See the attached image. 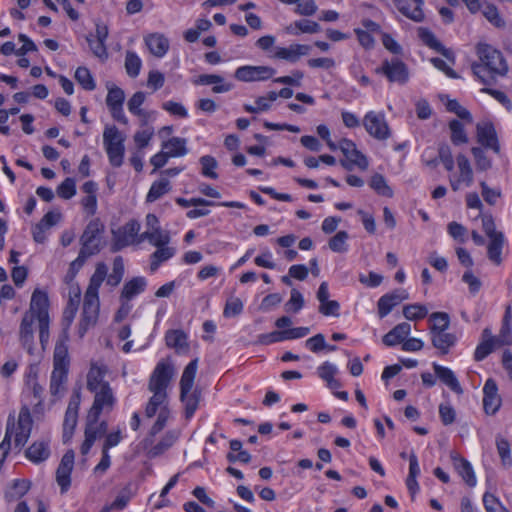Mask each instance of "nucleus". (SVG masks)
Instances as JSON below:
<instances>
[{
  "label": "nucleus",
  "mask_w": 512,
  "mask_h": 512,
  "mask_svg": "<svg viewBox=\"0 0 512 512\" xmlns=\"http://www.w3.org/2000/svg\"><path fill=\"white\" fill-rule=\"evenodd\" d=\"M175 248L165 246H157V250L150 256V270L155 272L160 265L175 255Z\"/></svg>",
  "instance_id": "41"
},
{
  "label": "nucleus",
  "mask_w": 512,
  "mask_h": 512,
  "mask_svg": "<svg viewBox=\"0 0 512 512\" xmlns=\"http://www.w3.org/2000/svg\"><path fill=\"white\" fill-rule=\"evenodd\" d=\"M394 4L407 18L415 22H422L424 20V13L422 10L423 4L415 3L416 6L413 9H411L408 0H394Z\"/></svg>",
  "instance_id": "39"
},
{
  "label": "nucleus",
  "mask_w": 512,
  "mask_h": 512,
  "mask_svg": "<svg viewBox=\"0 0 512 512\" xmlns=\"http://www.w3.org/2000/svg\"><path fill=\"white\" fill-rule=\"evenodd\" d=\"M503 244V235H498L494 238H490V242L488 245V258L496 265H500L502 262L501 253Z\"/></svg>",
  "instance_id": "46"
},
{
  "label": "nucleus",
  "mask_w": 512,
  "mask_h": 512,
  "mask_svg": "<svg viewBox=\"0 0 512 512\" xmlns=\"http://www.w3.org/2000/svg\"><path fill=\"white\" fill-rule=\"evenodd\" d=\"M152 438L146 437L140 443L146 456L150 459L157 458L169 450L178 440L179 432L176 430L167 431L156 444H153Z\"/></svg>",
  "instance_id": "9"
},
{
  "label": "nucleus",
  "mask_w": 512,
  "mask_h": 512,
  "mask_svg": "<svg viewBox=\"0 0 512 512\" xmlns=\"http://www.w3.org/2000/svg\"><path fill=\"white\" fill-rule=\"evenodd\" d=\"M483 503L487 512H509L493 494L488 492L483 496Z\"/></svg>",
  "instance_id": "64"
},
{
  "label": "nucleus",
  "mask_w": 512,
  "mask_h": 512,
  "mask_svg": "<svg viewBox=\"0 0 512 512\" xmlns=\"http://www.w3.org/2000/svg\"><path fill=\"white\" fill-rule=\"evenodd\" d=\"M198 369V359H193L184 368L180 379V400L185 406V416L191 418L198 408L201 398V391L193 389L194 379Z\"/></svg>",
  "instance_id": "4"
},
{
  "label": "nucleus",
  "mask_w": 512,
  "mask_h": 512,
  "mask_svg": "<svg viewBox=\"0 0 512 512\" xmlns=\"http://www.w3.org/2000/svg\"><path fill=\"white\" fill-rule=\"evenodd\" d=\"M197 85H212V91L214 93H225L232 90L233 85L230 83H224V78L216 74H202L195 81Z\"/></svg>",
  "instance_id": "31"
},
{
  "label": "nucleus",
  "mask_w": 512,
  "mask_h": 512,
  "mask_svg": "<svg viewBox=\"0 0 512 512\" xmlns=\"http://www.w3.org/2000/svg\"><path fill=\"white\" fill-rule=\"evenodd\" d=\"M449 128L451 130V141L453 144L460 145L468 142L464 126L460 121L452 120L449 123Z\"/></svg>",
  "instance_id": "49"
},
{
  "label": "nucleus",
  "mask_w": 512,
  "mask_h": 512,
  "mask_svg": "<svg viewBox=\"0 0 512 512\" xmlns=\"http://www.w3.org/2000/svg\"><path fill=\"white\" fill-rule=\"evenodd\" d=\"M105 227L99 219L91 220L85 227L80 237L81 258L91 257L100 252L104 246L103 233Z\"/></svg>",
  "instance_id": "5"
},
{
  "label": "nucleus",
  "mask_w": 512,
  "mask_h": 512,
  "mask_svg": "<svg viewBox=\"0 0 512 512\" xmlns=\"http://www.w3.org/2000/svg\"><path fill=\"white\" fill-rule=\"evenodd\" d=\"M107 270L104 263H98L94 274L90 278L84 296L82 319L78 329L80 337H83L88 328L94 326L98 320L100 307L98 291L107 276Z\"/></svg>",
  "instance_id": "3"
},
{
  "label": "nucleus",
  "mask_w": 512,
  "mask_h": 512,
  "mask_svg": "<svg viewBox=\"0 0 512 512\" xmlns=\"http://www.w3.org/2000/svg\"><path fill=\"white\" fill-rule=\"evenodd\" d=\"M347 239L348 233L339 231L329 240L328 246L333 252L344 253L347 251Z\"/></svg>",
  "instance_id": "57"
},
{
  "label": "nucleus",
  "mask_w": 512,
  "mask_h": 512,
  "mask_svg": "<svg viewBox=\"0 0 512 512\" xmlns=\"http://www.w3.org/2000/svg\"><path fill=\"white\" fill-rule=\"evenodd\" d=\"M408 298L409 294L404 289H396L392 293L383 295L378 300V314L380 318L387 316L396 305Z\"/></svg>",
  "instance_id": "19"
},
{
  "label": "nucleus",
  "mask_w": 512,
  "mask_h": 512,
  "mask_svg": "<svg viewBox=\"0 0 512 512\" xmlns=\"http://www.w3.org/2000/svg\"><path fill=\"white\" fill-rule=\"evenodd\" d=\"M165 343L177 352L188 349L187 335L183 330H168L165 334Z\"/></svg>",
  "instance_id": "37"
},
{
  "label": "nucleus",
  "mask_w": 512,
  "mask_h": 512,
  "mask_svg": "<svg viewBox=\"0 0 512 512\" xmlns=\"http://www.w3.org/2000/svg\"><path fill=\"white\" fill-rule=\"evenodd\" d=\"M57 194L65 200L71 199L76 194V183L73 178H66L58 187Z\"/></svg>",
  "instance_id": "61"
},
{
  "label": "nucleus",
  "mask_w": 512,
  "mask_h": 512,
  "mask_svg": "<svg viewBox=\"0 0 512 512\" xmlns=\"http://www.w3.org/2000/svg\"><path fill=\"white\" fill-rule=\"evenodd\" d=\"M48 308V295L39 289H35L31 296L29 310L24 314H32L37 321L46 320L49 319Z\"/></svg>",
  "instance_id": "17"
},
{
  "label": "nucleus",
  "mask_w": 512,
  "mask_h": 512,
  "mask_svg": "<svg viewBox=\"0 0 512 512\" xmlns=\"http://www.w3.org/2000/svg\"><path fill=\"white\" fill-rule=\"evenodd\" d=\"M173 375L174 368L167 360H161L157 363L148 383V390L153 395L150 397L145 408L146 417L152 418L158 409L166 408L167 387Z\"/></svg>",
  "instance_id": "2"
},
{
  "label": "nucleus",
  "mask_w": 512,
  "mask_h": 512,
  "mask_svg": "<svg viewBox=\"0 0 512 512\" xmlns=\"http://www.w3.org/2000/svg\"><path fill=\"white\" fill-rule=\"evenodd\" d=\"M125 138L116 126H106L103 132V144L109 158V162L114 167H120L124 158Z\"/></svg>",
  "instance_id": "6"
},
{
  "label": "nucleus",
  "mask_w": 512,
  "mask_h": 512,
  "mask_svg": "<svg viewBox=\"0 0 512 512\" xmlns=\"http://www.w3.org/2000/svg\"><path fill=\"white\" fill-rule=\"evenodd\" d=\"M144 101H145L144 92L138 91L133 94V96L129 99V101L127 103L129 112L132 113L133 115L140 117L142 125L147 124L148 118L150 116L148 112H145L144 110H142L140 108V106L144 103Z\"/></svg>",
  "instance_id": "40"
},
{
  "label": "nucleus",
  "mask_w": 512,
  "mask_h": 512,
  "mask_svg": "<svg viewBox=\"0 0 512 512\" xmlns=\"http://www.w3.org/2000/svg\"><path fill=\"white\" fill-rule=\"evenodd\" d=\"M97 421L90 418V413L87 415V423L85 428V440L81 445L80 451L82 455L88 454L95 440L101 437L99 429L97 428Z\"/></svg>",
  "instance_id": "35"
},
{
  "label": "nucleus",
  "mask_w": 512,
  "mask_h": 512,
  "mask_svg": "<svg viewBox=\"0 0 512 512\" xmlns=\"http://www.w3.org/2000/svg\"><path fill=\"white\" fill-rule=\"evenodd\" d=\"M304 306V298L297 289L291 290L290 299L285 304V310L287 312H299Z\"/></svg>",
  "instance_id": "62"
},
{
  "label": "nucleus",
  "mask_w": 512,
  "mask_h": 512,
  "mask_svg": "<svg viewBox=\"0 0 512 512\" xmlns=\"http://www.w3.org/2000/svg\"><path fill=\"white\" fill-rule=\"evenodd\" d=\"M375 73L384 75L389 82L404 85L409 80V70L407 65L398 58L384 60L380 67L375 69Z\"/></svg>",
  "instance_id": "8"
},
{
  "label": "nucleus",
  "mask_w": 512,
  "mask_h": 512,
  "mask_svg": "<svg viewBox=\"0 0 512 512\" xmlns=\"http://www.w3.org/2000/svg\"><path fill=\"white\" fill-rule=\"evenodd\" d=\"M363 125L368 134L378 140H386L390 137V129L385 116L381 112H368L363 119Z\"/></svg>",
  "instance_id": "12"
},
{
  "label": "nucleus",
  "mask_w": 512,
  "mask_h": 512,
  "mask_svg": "<svg viewBox=\"0 0 512 512\" xmlns=\"http://www.w3.org/2000/svg\"><path fill=\"white\" fill-rule=\"evenodd\" d=\"M33 420L28 407L23 406L18 415V421L14 426V444L21 449L28 441L32 431Z\"/></svg>",
  "instance_id": "14"
},
{
  "label": "nucleus",
  "mask_w": 512,
  "mask_h": 512,
  "mask_svg": "<svg viewBox=\"0 0 512 512\" xmlns=\"http://www.w3.org/2000/svg\"><path fill=\"white\" fill-rule=\"evenodd\" d=\"M433 369L436 377L445 384L448 388H450L454 393L461 395L463 394V389L456 378L454 372L448 368L441 366L437 363H433Z\"/></svg>",
  "instance_id": "25"
},
{
  "label": "nucleus",
  "mask_w": 512,
  "mask_h": 512,
  "mask_svg": "<svg viewBox=\"0 0 512 512\" xmlns=\"http://www.w3.org/2000/svg\"><path fill=\"white\" fill-rule=\"evenodd\" d=\"M90 392L94 394V401L88 413L91 419L98 420L102 412L112 411L116 398L109 384Z\"/></svg>",
  "instance_id": "7"
},
{
  "label": "nucleus",
  "mask_w": 512,
  "mask_h": 512,
  "mask_svg": "<svg viewBox=\"0 0 512 512\" xmlns=\"http://www.w3.org/2000/svg\"><path fill=\"white\" fill-rule=\"evenodd\" d=\"M477 138L481 145L492 149L496 153H499L500 146L495 128L491 123L477 125Z\"/></svg>",
  "instance_id": "21"
},
{
  "label": "nucleus",
  "mask_w": 512,
  "mask_h": 512,
  "mask_svg": "<svg viewBox=\"0 0 512 512\" xmlns=\"http://www.w3.org/2000/svg\"><path fill=\"white\" fill-rule=\"evenodd\" d=\"M483 408L486 414L494 415L501 406V397L495 380L489 378L483 387Z\"/></svg>",
  "instance_id": "18"
},
{
  "label": "nucleus",
  "mask_w": 512,
  "mask_h": 512,
  "mask_svg": "<svg viewBox=\"0 0 512 512\" xmlns=\"http://www.w3.org/2000/svg\"><path fill=\"white\" fill-rule=\"evenodd\" d=\"M147 282L144 277H134L128 282H126L122 288V292L120 295L121 301H130L135 296L142 293L146 288Z\"/></svg>",
  "instance_id": "32"
},
{
  "label": "nucleus",
  "mask_w": 512,
  "mask_h": 512,
  "mask_svg": "<svg viewBox=\"0 0 512 512\" xmlns=\"http://www.w3.org/2000/svg\"><path fill=\"white\" fill-rule=\"evenodd\" d=\"M170 157L184 156L187 153L186 140L184 138L172 137L163 144Z\"/></svg>",
  "instance_id": "43"
},
{
  "label": "nucleus",
  "mask_w": 512,
  "mask_h": 512,
  "mask_svg": "<svg viewBox=\"0 0 512 512\" xmlns=\"http://www.w3.org/2000/svg\"><path fill=\"white\" fill-rule=\"evenodd\" d=\"M36 319L33 318L32 314H24L20 328H19V339L20 342L29 354L33 352L34 344V331L33 324Z\"/></svg>",
  "instance_id": "22"
},
{
  "label": "nucleus",
  "mask_w": 512,
  "mask_h": 512,
  "mask_svg": "<svg viewBox=\"0 0 512 512\" xmlns=\"http://www.w3.org/2000/svg\"><path fill=\"white\" fill-rule=\"evenodd\" d=\"M318 376L327 383L328 388L337 389L341 387L340 381L335 379V375L338 373L336 365L330 362H324L317 369Z\"/></svg>",
  "instance_id": "38"
},
{
  "label": "nucleus",
  "mask_w": 512,
  "mask_h": 512,
  "mask_svg": "<svg viewBox=\"0 0 512 512\" xmlns=\"http://www.w3.org/2000/svg\"><path fill=\"white\" fill-rule=\"evenodd\" d=\"M429 320L431 322L429 333L446 331L450 325V317L445 312H434L430 315Z\"/></svg>",
  "instance_id": "44"
},
{
  "label": "nucleus",
  "mask_w": 512,
  "mask_h": 512,
  "mask_svg": "<svg viewBox=\"0 0 512 512\" xmlns=\"http://www.w3.org/2000/svg\"><path fill=\"white\" fill-rule=\"evenodd\" d=\"M200 164L202 166V175L211 179H217L218 174L215 169L218 166L216 159L210 155H205L200 158Z\"/></svg>",
  "instance_id": "56"
},
{
  "label": "nucleus",
  "mask_w": 512,
  "mask_h": 512,
  "mask_svg": "<svg viewBox=\"0 0 512 512\" xmlns=\"http://www.w3.org/2000/svg\"><path fill=\"white\" fill-rule=\"evenodd\" d=\"M75 79L87 91H92L96 87L95 81L86 67H78L76 69Z\"/></svg>",
  "instance_id": "51"
},
{
  "label": "nucleus",
  "mask_w": 512,
  "mask_h": 512,
  "mask_svg": "<svg viewBox=\"0 0 512 512\" xmlns=\"http://www.w3.org/2000/svg\"><path fill=\"white\" fill-rule=\"evenodd\" d=\"M456 161L459 170V176L457 178H449L450 186L453 191H458L460 189L461 184L463 183L467 187L471 186L474 180L473 170L469 159L465 155L459 154L456 157Z\"/></svg>",
  "instance_id": "15"
},
{
  "label": "nucleus",
  "mask_w": 512,
  "mask_h": 512,
  "mask_svg": "<svg viewBox=\"0 0 512 512\" xmlns=\"http://www.w3.org/2000/svg\"><path fill=\"white\" fill-rule=\"evenodd\" d=\"M74 451L68 450L62 457L56 470V481L61 488V492H66L71 485V472L74 466Z\"/></svg>",
  "instance_id": "16"
},
{
  "label": "nucleus",
  "mask_w": 512,
  "mask_h": 512,
  "mask_svg": "<svg viewBox=\"0 0 512 512\" xmlns=\"http://www.w3.org/2000/svg\"><path fill=\"white\" fill-rule=\"evenodd\" d=\"M26 457L33 463H40L50 456L49 445L45 441H36L25 452Z\"/></svg>",
  "instance_id": "36"
},
{
  "label": "nucleus",
  "mask_w": 512,
  "mask_h": 512,
  "mask_svg": "<svg viewBox=\"0 0 512 512\" xmlns=\"http://www.w3.org/2000/svg\"><path fill=\"white\" fill-rule=\"evenodd\" d=\"M338 147L346 158V160H342L340 162L346 170L351 171L354 166H357L362 170L367 169V158L357 149L356 144L352 140L342 139L339 142Z\"/></svg>",
  "instance_id": "10"
},
{
  "label": "nucleus",
  "mask_w": 512,
  "mask_h": 512,
  "mask_svg": "<svg viewBox=\"0 0 512 512\" xmlns=\"http://www.w3.org/2000/svg\"><path fill=\"white\" fill-rule=\"evenodd\" d=\"M139 230L140 224L136 220H130L118 229L112 230V252H118L132 244Z\"/></svg>",
  "instance_id": "11"
},
{
  "label": "nucleus",
  "mask_w": 512,
  "mask_h": 512,
  "mask_svg": "<svg viewBox=\"0 0 512 512\" xmlns=\"http://www.w3.org/2000/svg\"><path fill=\"white\" fill-rule=\"evenodd\" d=\"M476 54L479 62H473V74L487 86L495 84L497 77H504L509 66L501 51L486 43H478Z\"/></svg>",
  "instance_id": "1"
},
{
  "label": "nucleus",
  "mask_w": 512,
  "mask_h": 512,
  "mask_svg": "<svg viewBox=\"0 0 512 512\" xmlns=\"http://www.w3.org/2000/svg\"><path fill=\"white\" fill-rule=\"evenodd\" d=\"M287 31L291 34L297 35L299 33H309L314 34L321 31L320 25L312 20L302 19L295 21L289 27H287Z\"/></svg>",
  "instance_id": "42"
},
{
  "label": "nucleus",
  "mask_w": 512,
  "mask_h": 512,
  "mask_svg": "<svg viewBox=\"0 0 512 512\" xmlns=\"http://www.w3.org/2000/svg\"><path fill=\"white\" fill-rule=\"evenodd\" d=\"M68 335L67 331H64L63 336L57 341L53 355V370H64L68 371L69 366V355H68Z\"/></svg>",
  "instance_id": "23"
},
{
  "label": "nucleus",
  "mask_w": 512,
  "mask_h": 512,
  "mask_svg": "<svg viewBox=\"0 0 512 512\" xmlns=\"http://www.w3.org/2000/svg\"><path fill=\"white\" fill-rule=\"evenodd\" d=\"M80 296H81V291L78 286L71 289L70 295H69V300H68L67 305L63 312L62 321H63V325H64V329H63L64 331H67L69 329L70 325L72 324V322L76 316L78 306L80 303Z\"/></svg>",
  "instance_id": "26"
},
{
  "label": "nucleus",
  "mask_w": 512,
  "mask_h": 512,
  "mask_svg": "<svg viewBox=\"0 0 512 512\" xmlns=\"http://www.w3.org/2000/svg\"><path fill=\"white\" fill-rule=\"evenodd\" d=\"M497 347L499 346L494 340V336L492 335L491 329L485 328L482 331L481 342L475 349L474 359L476 361H482Z\"/></svg>",
  "instance_id": "28"
},
{
  "label": "nucleus",
  "mask_w": 512,
  "mask_h": 512,
  "mask_svg": "<svg viewBox=\"0 0 512 512\" xmlns=\"http://www.w3.org/2000/svg\"><path fill=\"white\" fill-rule=\"evenodd\" d=\"M171 189V185L169 180L160 179L159 181H155L146 196L147 202H154L162 197L164 194L168 193Z\"/></svg>",
  "instance_id": "45"
},
{
  "label": "nucleus",
  "mask_w": 512,
  "mask_h": 512,
  "mask_svg": "<svg viewBox=\"0 0 512 512\" xmlns=\"http://www.w3.org/2000/svg\"><path fill=\"white\" fill-rule=\"evenodd\" d=\"M496 447L498 454L501 458V462L504 466H511L512 465V458L510 453V444L509 442L502 438L497 437L496 439Z\"/></svg>",
  "instance_id": "60"
},
{
  "label": "nucleus",
  "mask_w": 512,
  "mask_h": 512,
  "mask_svg": "<svg viewBox=\"0 0 512 512\" xmlns=\"http://www.w3.org/2000/svg\"><path fill=\"white\" fill-rule=\"evenodd\" d=\"M30 489V482L24 479H17L13 483L12 492L6 494L8 501L24 496Z\"/></svg>",
  "instance_id": "58"
},
{
  "label": "nucleus",
  "mask_w": 512,
  "mask_h": 512,
  "mask_svg": "<svg viewBox=\"0 0 512 512\" xmlns=\"http://www.w3.org/2000/svg\"><path fill=\"white\" fill-rule=\"evenodd\" d=\"M142 62L141 59L137 56L136 53L132 51H127L125 56V69L127 74L135 78L140 73Z\"/></svg>",
  "instance_id": "48"
},
{
  "label": "nucleus",
  "mask_w": 512,
  "mask_h": 512,
  "mask_svg": "<svg viewBox=\"0 0 512 512\" xmlns=\"http://www.w3.org/2000/svg\"><path fill=\"white\" fill-rule=\"evenodd\" d=\"M243 311V303L237 297H231L226 302L223 314L225 317H235L241 314Z\"/></svg>",
  "instance_id": "63"
},
{
  "label": "nucleus",
  "mask_w": 512,
  "mask_h": 512,
  "mask_svg": "<svg viewBox=\"0 0 512 512\" xmlns=\"http://www.w3.org/2000/svg\"><path fill=\"white\" fill-rule=\"evenodd\" d=\"M427 314L428 309L422 304H409L403 308V315L408 320L423 319Z\"/></svg>",
  "instance_id": "55"
},
{
  "label": "nucleus",
  "mask_w": 512,
  "mask_h": 512,
  "mask_svg": "<svg viewBox=\"0 0 512 512\" xmlns=\"http://www.w3.org/2000/svg\"><path fill=\"white\" fill-rule=\"evenodd\" d=\"M276 70L269 66L245 65L235 70L234 77L242 82L265 81L272 78Z\"/></svg>",
  "instance_id": "13"
},
{
  "label": "nucleus",
  "mask_w": 512,
  "mask_h": 512,
  "mask_svg": "<svg viewBox=\"0 0 512 512\" xmlns=\"http://www.w3.org/2000/svg\"><path fill=\"white\" fill-rule=\"evenodd\" d=\"M410 331L411 325L407 322H402L384 335L383 343L387 346H395L399 343H402L410 334Z\"/></svg>",
  "instance_id": "34"
},
{
  "label": "nucleus",
  "mask_w": 512,
  "mask_h": 512,
  "mask_svg": "<svg viewBox=\"0 0 512 512\" xmlns=\"http://www.w3.org/2000/svg\"><path fill=\"white\" fill-rule=\"evenodd\" d=\"M67 372L64 370H53L50 380V392L52 395H58L63 390V385L67 381Z\"/></svg>",
  "instance_id": "53"
},
{
  "label": "nucleus",
  "mask_w": 512,
  "mask_h": 512,
  "mask_svg": "<svg viewBox=\"0 0 512 512\" xmlns=\"http://www.w3.org/2000/svg\"><path fill=\"white\" fill-rule=\"evenodd\" d=\"M85 39L95 57L102 61L108 58V52L104 41L98 40L93 34L86 35Z\"/></svg>",
  "instance_id": "47"
},
{
  "label": "nucleus",
  "mask_w": 512,
  "mask_h": 512,
  "mask_svg": "<svg viewBox=\"0 0 512 512\" xmlns=\"http://www.w3.org/2000/svg\"><path fill=\"white\" fill-rule=\"evenodd\" d=\"M432 345L439 350L441 355L448 354L451 347H453L457 341L454 334L443 332L430 333Z\"/></svg>",
  "instance_id": "33"
},
{
  "label": "nucleus",
  "mask_w": 512,
  "mask_h": 512,
  "mask_svg": "<svg viewBox=\"0 0 512 512\" xmlns=\"http://www.w3.org/2000/svg\"><path fill=\"white\" fill-rule=\"evenodd\" d=\"M418 36L426 46L440 53L448 60L454 61L453 52L445 48L444 45L435 37L433 32H431L429 29L424 27L418 28Z\"/></svg>",
  "instance_id": "24"
},
{
  "label": "nucleus",
  "mask_w": 512,
  "mask_h": 512,
  "mask_svg": "<svg viewBox=\"0 0 512 512\" xmlns=\"http://www.w3.org/2000/svg\"><path fill=\"white\" fill-rule=\"evenodd\" d=\"M482 12L484 17L495 27L502 28L505 26V21L501 18L498 9L495 5H485Z\"/></svg>",
  "instance_id": "59"
},
{
  "label": "nucleus",
  "mask_w": 512,
  "mask_h": 512,
  "mask_svg": "<svg viewBox=\"0 0 512 512\" xmlns=\"http://www.w3.org/2000/svg\"><path fill=\"white\" fill-rule=\"evenodd\" d=\"M124 275V263L121 256H117L113 261L112 273L107 278V284L117 286Z\"/></svg>",
  "instance_id": "54"
},
{
  "label": "nucleus",
  "mask_w": 512,
  "mask_h": 512,
  "mask_svg": "<svg viewBox=\"0 0 512 512\" xmlns=\"http://www.w3.org/2000/svg\"><path fill=\"white\" fill-rule=\"evenodd\" d=\"M370 187L382 196H393V190L388 186L385 178L381 174H374L371 177Z\"/></svg>",
  "instance_id": "52"
},
{
  "label": "nucleus",
  "mask_w": 512,
  "mask_h": 512,
  "mask_svg": "<svg viewBox=\"0 0 512 512\" xmlns=\"http://www.w3.org/2000/svg\"><path fill=\"white\" fill-rule=\"evenodd\" d=\"M146 46L156 57H163L169 49V40L160 33H153L145 38Z\"/></svg>",
  "instance_id": "30"
},
{
  "label": "nucleus",
  "mask_w": 512,
  "mask_h": 512,
  "mask_svg": "<svg viewBox=\"0 0 512 512\" xmlns=\"http://www.w3.org/2000/svg\"><path fill=\"white\" fill-rule=\"evenodd\" d=\"M107 89H108V94L106 97L107 107L123 106V103L125 100L124 91L120 87H118L114 84L108 85Z\"/></svg>",
  "instance_id": "50"
},
{
  "label": "nucleus",
  "mask_w": 512,
  "mask_h": 512,
  "mask_svg": "<svg viewBox=\"0 0 512 512\" xmlns=\"http://www.w3.org/2000/svg\"><path fill=\"white\" fill-rule=\"evenodd\" d=\"M309 51V45L293 44L287 48L278 47L275 51L274 57L294 63L297 62L301 56L307 55Z\"/></svg>",
  "instance_id": "27"
},
{
  "label": "nucleus",
  "mask_w": 512,
  "mask_h": 512,
  "mask_svg": "<svg viewBox=\"0 0 512 512\" xmlns=\"http://www.w3.org/2000/svg\"><path fill=\"white\" fill-rule=\"evenodd\" d=\"M450 458L455 470L458 472L464 482L468 486L474 487L477 481L470 462L454 451L450 453Z\"/></svg>",
  "instance_id": "20"
},
{
  "label": "nucleus",
  "mask_w": 512,
  "mask_h": 512,
  "mask_svg": "<svg viewBox=\"0 0 512 512\" xmlns=\"http://www.w3.org/2000/svg\"><path fill=\"white\" fill-rule=\"evenodd\" d=\"M107 372L108 369L105 365L92 364L87 374V389L95 391L104 385H108L109 383L104 380Z\"/></svg>",
  "instance_id": "29"
}]
</instances>
